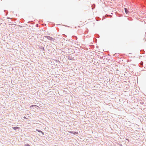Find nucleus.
<instances>
[{"mask_svg":"<svg viewBox=\"0 0 146 146\" xmlns=\"http://www.w3.org/2000/svg\"><path fill=\"white\" fill-rule=\"evenodd\" d=\"M46 38H47L49 40H51L52 39V38L51 37H50V36H46Z\"/></svg>","mask_w":146,"mask_h":146,"instance_id":"obj_2","label":"nucleus"},{"mask_svg":"<svg viewBox=\"0 0 146 146\" xmlns=\"http://www.w3.org/2000/svg\"><path fill=\"white\" fill-rule=\"evenodd\" d=\"M36 130L37 131H38V132H40V133H41V131H41V130H38V129H36Z\"/></svg>","mask_w":146,"mask_h":146,"instance_id":"obj_3","label":"nucleus"},{"mask_svg":"<svg viewBox=\"0 0 146 146\" xmlns=\"http://www.w3.org/2000/svg\"><path fill=\"white\" fill-rule=\"evenodd\" d=\"M36 106L35 105H32V106H31L30 107H32L33 106Z\"/></svg>","mask_w":146,"mask_h":146,"instance_id":"obj_7","label":"nucleus"},{"mask_svg":"<svg viewBox=\"0 0 146 146\" xmlns=\"http://www.w3.org/2000/svg\"><path fill=\"white\" fill-rule=\"evenodd\" d=\"M18 127H14L13 128L14 129H17Z\"/></svg>","mask_w":146,"mask_h":146,"instance_id":"obj_4","label":"nucleus"},{"mask_svg":"<svg viewBox=\"0 0 146 146\" xmlns=\"http://www.w3.org/2000/svg\"><path fill=\"white\" fill-rule=\"evenodd\" d=\"M41 133H42V134H43V135L44 134V133L42 131H41Z\"/></svg>","mask_w":146,"mask_h":146,"instance_id":"obj_6","label":"nucleus"},{"mask_svg":"<svg viewBox=\"0 0 146 146\" xmlns=\"http://www.w3.org/2000/svg\"><path fill=\"white\" fill-rule=\"evenodd\" d=\"M74 134H78V132H75V133H74Z\"/></svg>","mask_w":146,"mask_h":146,"instance_id":"obj_5","label":"nucleus"},{"mask_svg":"<svg viewBox=\"0 0 146 146\" xmlns=\"http://www.w3.org/2000/svg\"><path fill=\"white\" fill-rule=\"evenodd\" d=\"M124 9L125 10V13L127 14L129 12V11L126 8H124Z\"/></svg>","mask_w":146,"mask_h":146,"instance_id":"obj_1","label":"nucleus"}]
</instances>
